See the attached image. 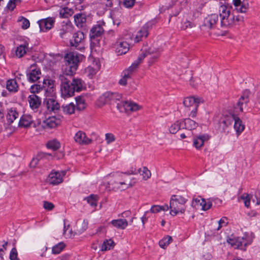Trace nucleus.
<instances>
[{
  "instance_id": "nucleus-53",
  "label": "nucleus",
  "mask_w": 260,
  "mask_h": 260,
  "mask_svg": "<svg viewBox=\"0 0 260 260\" xmlns=\"http://www.w3.org/2000/svg\"><path fill=\"white\" fill-rule=\"evenodd\" d=\"M227 218L223 217L218 221V226L216 229L217 231L219 230L222 226H226L228 224L226 222Z\"/></svg>"
},
{
  "instance_id": "nucleus-56",
  "label": "nucleus",
  "mask_w": 260,
  "mask_h": 260,
  "mask_svg": "<svg viewBox=\"0 0 260 260\" xmlns=\"http://www.w3.org/2000/svg\"><path fill=\"white\" fill-rule=\"evenodd\" d=\"M126 103V101H122L118 103L117 104V108L119 110L120 112H125V104Z\"/></svg>"
},
{
  "instance_id": "nucleus-5",
  "label": "nucleus",
  "mask_w": 260,
  "mask_h": 260,
  "mask_svg": "<svg viewBox=\"0 0 260 260\" xmlns=\"http://www.w3.org/2000/svg\"><path fill=\"white\" fill-rule=\"evenodd\" d=\"M105 23L104 21L98 22V23L92 26L90 31V47L92 50H96L97 47L100 46V39L104 32L103 25Z\"/></svg>"
},
{
  "instance_id": "nucleus-64",
  "label": "nucleus",
  "mask_w": 260,
  "mask_h": 260,
  "mask_svg": "<svg viewBox=\"0 0 260 260\" xmlns=\"http://www.w3.org/2000/svg\"><path fill=\"white\" fill-rule=\"evenodd\" d=\"M148 212V211L145 212L144 215L141 217V220L144 225L145 222L147 220V217H146V214Z\"/></svg>"
},
{
  "instance_id": "nucleus-24",
  "label": "nucleus",
  "mask_w": 260,
  "mask_h": 260,
  "mask_svg": "<svg viewBox=\"0 0 260 260\" xmlns=\"http://www.w3.org/2000/svg\"><path fill=\"white\" fill-rule=\"evenodd\" d=\"M181 120L182 128L188 130L194 129L198 126V123L190 118H185Z\"/></svg>"
},
{
  "instance_id": "nucleus-55",
  "label": "nucleus",
  "mask_w": 260,
  "mask_h": 260,
  "mask_svg": "<svg viewBox=\"0 0 260 260\" xmlns=\"http://www.w3.org/2000/svg\"><path fill=\"white\" fill-rule=\"evenodd\" d=\"M105 139L107 144H110L114 142L115 140L113 134L111 133H107L105 135Z\"/></svg>"
},
{
  "instance_id": "nucleus-61",
  "label": "nucleus",
  "mask_w": 260,
  "mask_h": 260,
  "mask_svg": "<svg viewBox=\"0 0 260 260\" xmlns=\"http://www.w3.org/2000/svg\"><path fill=\"white\" fill-rule=\"evenodd\" d=\"M44 86L48 85V88L50 89H51L53 88V85L54 83V81L52 80H49V79H44L43 82Z\"/></svg>"
},
{
  "instance_id": "nucleus-28",
  "label": "nucleus",
  "mask_w": 260,
  "mask_h": 260,
  "mask_svg": "<svg viewBox=\"0 0 260 260\" xmlns=\"http://www.w3.org/2000/svg\"><path fill=\"white\" fill-rule=\"evenodd\" d=\"M111 223L113 226L121 230L125 229L128 225V222L125 219L112 220Z\"/></svg>"
},
{
  "instance_id": "nucleus-35",
  "label": "nucleus",
  "mask_w": 260,
  "mask_h": 260,
  "mask_svg": "<svg viewBox=\"0 0 260 260\" xmlns=\"http://www.w3.org/2000/svg\"><path fill=\"white\" fill-rule=\"evenodd\" d=\"M76 108L77 110L81 111L84 110L86 106L85 99L83 97L79 96L76 98Z\"/></svg>"
},
{
  "instance_id": "nucleus-18",
  "label": "nucleus",
  "mask_w": 260,
  "mask_h": 260,
  "mask_svg": "<svg viewBox=\"0 0 260 260\" xmlns=\"http://www.w3.org/2000/svg\"><path fill=\"white\" fill-rule=\"evenodd\" d=\"M74 140L76 142L81 145H87L91 142V140L86 137L85 133L80 131L75 134Z\"/></svg>"
},
{
  "instance_id": "nucleus-2",
  "label": "nucleus",
  "mask_w": 260,
  "mask_h": 260,
  "mask_svg": "<svg viewBox=\"0 0 260 260\" xmlns=\"http://www.w3.org/2000/svg\"><path fill=\"white\" fill-rule=\"evenodd\" d=\"M232 8V6L229 5H221L219 7L221 26L232 27L244 21L242 16L231 13Z\"/></svg>"
},
{
  "instance_id": "nucleus-44",
  "label": "nucleus",
  "mask_w": 260,
  "mask_h": 260,
  "mask_svg": "<svg viewBox=\"0 0 260 260\" xmlns=\"http://www.w3.org/2000/svg\"><path fill=\"white\" fill-rule=\"evenodd\" d=\"M172 241V238L170 236H167L159 242L160 247L165 248Z\"/></svg>"
},
{
  "instance_id": "nucleus-7",
  "label": "nucleus",
  "mask_w": 260,
  "mask_h": 260,
  "mask_svg": "<svg viewBox=\"0 0 260 260\" xmlns=\"http://www.w3.org/2000/svg\"><path fill=\"white\" fill-rule=\"evenodd\" d=\"M203 102V100L200 98L188 96L184 98L183 104L186 109V110L190 111L188 116L191 118H194L197 116L199 104Z\"/></svg>"
},
{
  "instance_id": "nucleus-47",
  "label": "nucleus",
  "mask_w": 260,
  "mask_h": 260,
  "mask_svg": "<svg viewBox=\"0 0 260 260\" xmlns=\"http://www.w3.org/2000/svg\"><path fill=\"white\" fill-rule=\"evenodd\" d=\"M240 199L244 202L245 207L247 208L249 207L250 196L249 194L245 193L240 197Z\"/></svg>"
},
{
  "instance_id": "nucleus-59",
  "label": "nucleus",
  "mask_w": 260,
  "mask_h": 260,
  "mask_svg": "<svg viewBox=\"0 0 260 260\" xmlns=\"http://www.w3.org/2000/svg\"><path fill=\"white\" fill-rule=\"evenodd\" d=\"M43 207L47 210H52L54 207V205L51 203L47 201H44L43 203Z\"/></svg>"
},
{
  "instance_id": "nucleus-45",
  "label": "nucleus",
  "mask_w": 260,
  "mask_h": 260,
  "mask_svg": "<svg viewBox=\"0 0 260 260\" xmlns=\"http://www.w3.org/2000/svg\"><path fill=\"white\" fill-rule=\"evenodd\" d=\"M64 247V244L62 242H60L52 247V252L55 254H59Z\"/></svg>"
},
{
  "instance_id": "nucleus-25",
  "label": "nucleus",
  "mask_w": 260,
  "mask_h": 260,
  "mask_svg": "<svg viewBox=\"0 0 260 260\" xmlns=\"http://www.w3.org/2000/svg\"><path fill=\"white\" fill-rule=\"evenodd\" d=\"M33 122L32 117L30 115H23L19 121L18 125L20 127H29Z\"/></svg>"
},
{
  "instance_id": "nucleus-6",
  "label": "nucleus",
  "mask_w": 260,
  "mask_h": 260,
  "mask_svg": "<svg viewBox=\"0 0 260 260\" xmlns=\"http://www.w3.org/2000/svg\"><path fill=\"white\" fill-rule=\"evenodd\" d=\"M79 56L74 52L67 53L64 56L66 66L62 73L73 75L75 73L79 62Z\"/></svg>"
},
{
  "instance_id": "nucleus-22",
  "label": "nucleus",
  "mask_w": 260,
  "mask_h": 260,
  "mask_svg": "<svg viewBox=\"0 0 260 260\" xmlns=\"http://www.w3.org/2000/svg\"><path fill=\"white\" fill-rule=\"evenodd\" d=\"M148 24H145L137 32L135 38V41L137 43L142 41L143 38H146L148 35Z\"/></svg>"
},
{
  "instance_id": "nucleus-14",
  "label": "nucleus",
  "mask_w": 260,
  "mask_h": 260,
  "mask_svg": "<svg viewBox=\"0 0 260 260\" xmlns=\"http://www.w3.org/2000/svg\"><path fill=\"white\" fill-rule=\"evenodd\" d=\"M234 10L238 13H246L249 9V4L241 0H233Z\"/></svg>"
},
{
  "instance_id": "nucleus-1",
  "label": "nucleus",
  "mask_w": 260,
  "mask_h": 260,
  "mask_svg": "<svg viewBox=\"0 0 260 260\" xmlns=\"http://www.w3.org/2000/svg\"><path fill=\"white\" fill-rule=\"evenodd\" d=\"M73 75L62 73L58 76L61 95L63 98L73 96L75 91H80L83 88L84 82L80 78H74Z\"/></svg>"
},
{
  "instance_id": "nucleus-3",
  "label": "nucleus",
  "mask_w": 260,
  "mask_h": 260,
  "mask_svg": "<svg viewBox=\"0 0 260 260\" xmlns=\"http://www.w3.org/2000/svg\"><path fill=\"white\" fill-rule=\"evenodd\" d=\"M141 53L138 56L137 60L135 61L130 67L135 71L138 68L139 64L142 61L144 58L148 55L153 54L149 63L152 64L154 60L158 58L161 50L159 48H155L153 47L143 46L141 50Z\"/></svg>"
},
{
  "instance_id": "nucleus-41",
  "label": "nucleus",
  "mask_w": 260,
  "mask_h": 260,
  "mask_svg": "<svg viewBox=\"0 0 260 260\" xmlns=\"http://www.w3.org/2000/svg\"><path fill=\"white\" fill-rule=\"evenodd\" d=\"M99 69V67L98 66L96 69H94L93 67L89 66L85 69V73L88 77L90 79H92L96 74Z\"/></svg>"
},
{
  "instance_id": "nucleus-30",
  "label": "nucleus",
  "mask_w": 260,
  "mask_h": 260,
  "mask_svg": "<svg viewBox=\"0 0 260 260\" xmlns=\"http://www.w3.org/2000/svg\"><path fill=\"white\" fill-rule=\"evenodd\" d=\"M18 113L15 109H13L12 108L9 109L7 115V120L8 123L9 124H11L17 118H18Z\"/></svg>"
},
{
  "instance_id": "nucleus-21",
  "label": "nucleus",
  "mask_w": 260,
  "mask_h": 260,
  "mask_svg": "<svg viewBox=\"0 0 260 260\" xmlns=\"http://www.w3.org/2000/svg\"><path fill=\"white\" fill-rule=\"evenodd\" d=\"M28 102L30 107L33 109L39 108L41 104V99L35 94H31L28 97Z\"/></svg>"
},
{
  "instance_id": "nucleus-43",
  "label": "nucleus",
  "mask_w": 260,
  "mask_h": 260,
  "mask_svg": "<svg viewBox=\"0 0 260 260\" xmlns=\"http://www.w3.org/2000/svg\"><path fill=\"white\" fill-rule=\"evenodd\" d=\"M47 148L51 149L53 151H55L60 147V144L58 141L53 140L49 141L47 143Z\"/></svg>"
},
{
  "instance_id": "nucleus-32",
  "label": "nucleus",
  "mask_w": 260,
  "mask_h": 260,
  "mask_svg": "<svg viewBox=\"0 0 260 260\" xmlns=\"http://www.w3.org/2000/svg\"><path fill=\"white\" fill-rule=\"evenodd\" d=\"M243 239L240 238L233 239L229 238L227 239L226 241L235 248H240L243 245Z\"/></svg>"
},
{
  "instance_id": "nucleus-23",
  "label": "nucleus",
  "mask_w": 260,
  "mask_h": 260,
  "mask_svg": "<svg viewBox=\"0 0 260 260\" xmlns=\"http://www.w3.org/2000/svg\"><path fill=\"white\" fill-rule=\"evenodd\" d=\"M135 71L130 67L127 69L124 70L122 73V78L119 81V84L122 86H125L127 84V80L131 79L133 73Z\"/></svg>"
},
{
  "instance_id": "nucleus-19",
  "label": "nucleus",
  "mask_w": 260,
  "mask_h": 260,
  "mask_svg": "<svg viewBox=\"0 0 260 260\" xmlns=\"http://www.w3.org/2000/svg\"><path fill=\"white\" fill-rule=\"evenodd\" d=\"M209 139L207 134L200 135L193 138V146L197 149H200L204 144V143Z\"/></svg>"
},
{
  "instance_id": "nucleus-42",
  "label": "nucleus",
  "mask_w": 260,
  "mask_h": 260,
  "mask_svg": "<svg viewBox=\"0 0 260 260\" xmlns=\"http://www.w3.org/2000/svg\"><path fill=\"white\" fill-rule=\"evenodd\" d=\"M237 116L233 114H230L229 115L225 116L224 119L223 120L222 123L226 126H228L232 125L233 122L235 121Z\"/></svg>"
},
{
  "instance_id": "nucleus-62",
  "label": "nucleus",
  "mask_w": 260,
  "mask_h": 260,
  "mask_svg": "<svg viewBox=\"0 0 260 260\" xmlns=\"http://www.w3.org/2000/svg\"><path fill=\"white\" fill-rule=\"evenodd\" d=\"M160 211L159 205H153L150 209V212L153 213H157Z\"/></svg>"
},
{
  "instance_id": "nucleus-29",
  "label": "nucleus",
  "mask_w": 260,
  "mask_h": 260,
  "mask_svg": "<svg viewBox=\"0 0 260 260\" xmlns=\"http://www.w3.org/2000/svg\"><path fill=\"white\" fill-rule=\"evenodd\" d=\"M6 88L12 92H16L18 90V86L15 79H9L7 81Z\"/></svg>"
},
{
  "instance_id": "nucleus-31",
  "label": "nucleus",
  "mask_w": 260,
  "mask_h": 260,
  "mask_svg": "<svg viewBox=\"0 0 260 260\" xmlns=\"http://www.w3.org/2000/svg\"><path fill=\"white\" fill-rule=\"evenodd\" d=\"M234 127L238 136L240 135L245 128V126L242 123V120L237 116L234 122Z\"/></svg>"
},
{
  "instance_id": "nucleus-39",
  "label": "nucleus",
  "mask_w": 260,
  "mask_h": 260,
  "mask_svg": "<svg viewBox=\"0 0 260 260\" xmlns=\"http://www.w3.org/2000/svg\"><path fill=\"white\" fill-rule=\"evenodd\" d=\"M27 49V45L24 44L19 45L16 50V56L19 58L22 57L26 53Z\"/></svg>"
},
{
  "instance_id": "nucleus-34",
  "label": "nucleus",
  "mask_w": 260,
  "mask_h": 260,
  "mask_svg": "<svg viewBox=\"0 0 260 260\" xmlns=\"http://www.w3.org/2000/svg\"><path fill=\"white\" fill-rule=\"evenodd\" d=\"M125 113L132 112L138 110L140 108L139 105L136 103L126 101L125 104Z\"/></svg>"
},
{
  "instance_id": "nucleus-8",
  "label": "nucleus",
  "mask_w": 260,
  "mask_h": 260,
  "mask_svg": "<svg viewBox=\"0 0 260 260\" xmlns=\"http://www.w3.org/2000/svg\"><path fill=\"white\" fill-rule=\"evenodd\" d=\"M84 34L83 32L78 31L73 34V38L70 40L72 47H75L79 50H83L84 47Z\"/></svg>"
},
{
  "instance_id": "nucleus-33",
  "label": "nucleus",
  "mask_w": 260,
  "mask_h": 260,
  "mask_svg": "<svg viewBox=\"0 0 260 260\" xmlns=\"http://www.w3.org/2000/svg\"><path fill=\"white\" fill-rule=\"evenodd\" d=\"M111 92H106L103 93L98 99L100 106H102L109 102H111Z\"/></svg>"
},
{
  "instance_id": "nucleus-54",
  "label": "nucleus",
  "mask_w": 260,
  "mask_h": 260,
  "mask_svg": "<svg viewBox=\"0 0 260 260\" xmlns=\"http://www.w3.org/2000/svg\"><path fill=\"white\" fill-rule=\"evenodd\" d=\"M18 2H19V0H10L7 4V8L9 10L13 11L16 7V3Z\"/></svg>"
},
{
  "instance_id": "nucleus-4",
  "label": "nucleus",
  "mask_w": 260,
  "mask_h": 260,
  "mask_svg": "<svg viewBox=\"0 0 260 260\" xmlns=\"http://www.w3.org/2000/svg\"><path fill=\"white\" fill-rule=\"evenodd\" d=\"M187 199L182 196L172 195L170 201V214L176 216L179 213H184L186 208L185 204Z\"/></svg>"
},
{
  "instance_id": "nucleus-11",
  "label": "nucleus",
  "mask_w": 260,
  "mask_h": 260,
  "mask_svg": "<svg viewBox=\"0 0 260 260\" xmlns=\"http://www.w3.org/2000/svg\"><path fill=\"white\" fill-rule=\"evenodd\" d=\"M249 91L245 90L241 95L238 102L234 107L235 111L236 113L243 112V108L247 106L249 101Z\"/></svg>"
},
{
  "instance_id": "nucleus-10",
  "label": "nucleus",
  "mask_w": 260,
  "mask_h": 260,
  "mask_svg": "<svg viewBox=\"0 0 260 260\" xmlns=\"http://www.w3.org/2000/svg\"><path fill=\"white\" fill-rule=\"evenodd\" d=\"M218 21V16L217 14L209 15L205 18L201 28L203 30L212 29L215 27Z\"/></svg>"
},
{
  "instance_id": "nucleus-40",
  "label": "nucleus",
  "mask_w": 260,
  "mask_h": 260,
  "mask_svg": "<svg viewBox=\"0 0 260 260\" xmlns=\"http://www.w3.org/2000/svg\"><path fill=\"white\" fill-rule=\"evenodd\" d=\"M73 14L72 9L67 7L63 8L59 11V15L61 18H68Z\"/></svg>"
},
{
  "instance_id": "nucleus-27",
  "label": "nucleus",
  "mask_w": 260,
  "mask_h": 260,
  "mask_svg": "<svg viewBox=\"0 0 260 260\" xmlns=\"http://www.w3.org/2000/svg\"><path fill=\"white\" fill-rule=\"evenodd\" d=\"M74 17L75 23L78 27H83L86 21V16L84 14H77Z\"/></svg>"
},
{
  "instance_id": "nucleus-50",
  "label": "nucleus",
  "mask_w": 260,
  "mask_h": 260,
  "mask_svg": "<svg viewBox=\"0 0 260 260\" xmlns=\"http://www.w3.org/2000/svg\"><path fill=\"white\" fill-rule=\"evenodd\" d=\"M195 26L196 25L193 22H190L188 20H185L182 23L181 28L183 30H186L188 28H192Z\"/></svg>"
},
{
  "instance_id": "nucleus-16",
  "label": "nucleus",
  "mask_w": 260,
  "mask_h": 260,
  "mask_svg": "<svg viewBox=\"0 0 260 260\" xmlns=\"http://www.w3.org/2000/svg\"><path fill=\"white\" fill-rule=\"evenodd\" d=\"M60 120L54 116L50 117L43 121L42 126L44 128H52L59 125Z\"/></svg>"
},
{
  "instance_id": "nucleus-20",
  "label": "nucleus",
  "mask_w": 260,
  "mask_h": 260,
  "mask_svg": "<svg viewBox=\"0 0 260 260\" xmlns=\"http://www.w3.org/2000/svg\"><path fill=\"white\" fill-rule=\"evenodd\" d=\"M48 182L52 185H57L62 182V176L58 172H52L48 176Z\"/></svg>"
},
{
  "instance_id": "nucleus-36",
  "label": "nucleus",
  "mask_w": 260,
  "mask_h": 260,
  "mask_svg": "<svg viewBox=\"0 0 260 260\" xmlns=\"http://www.w3.org/2000/svg\"><path fill=\"white\" fill-rule=\"evenodd\" d=\"M76 106L73 103H71L67 105L62 106L63 112L66 114L71 115L73 114L75 111Z\"/></svg>"
},
{
  "instance_id": "nucleus-57",
  "label": "nucleus",
  "mask_w": 260,
  "mask_h": 260,
  "mask_svg": "<svg viewBox=\"0 0 260 260\" xmlns=\"http://www.w3.org/2000/svg\"><path fill=\"white\" fill-rule=\"evenodd\" d=\"M135 0H123V5L127 8H131L133 7L135 3Z\"/></svg>"
},
{
  "instance_id": "nucleus-52",
  "label": "nucleus",
  "mask_w": 260,
  "mask_h": 260,
  "mask_svg": "<svg viewBox=\"0 0 260 260\" xmlns=\"http://www.w3.org/2000/svg\"><path fill=\"white\" fill-rule=\"evenodd\" d=\"M10 260H19L18 257V252L16 247H13L10 253Z\"/></svg>"
},
{
  "instance_id": "nucleus-49",
  "label": "nucleus",
  "mask_w": 260,
  "mask_h": 260,
  "mask_svg": "<svg viewBox=\"0 0 260 260\" xmlns=\"http://www.w3.org/2000/svg\"><path fill=\"white\" fill-rule=\"evenodd\" d=\"M135 182L133 183L130 182L129 183L127 184L124 182V180L123 181L117 182H116V184L117 185L119 184L121 185H124V186L121 188L118 185L117 186V188L120 190H124V189H127L130 187L133 186L134 185V184H135Z\"/></svg>"
},
{
  "instance_id": "nucleus-37",
  "label": "nucleus",
  "mask_w": 260,
  "mask_h": 260,
  "mask_svg": "<svg viewBox=\"0 0 260 260\" xmlns=\"http://www.w3.org/2000/svg\"><path fill=\"white\" fill-rule=\"evenodd\" d=\"M181 128H182L181 120H177L170 126L169 132L171 134H175Z\"/></svg>"
},
{
  "instance_id": "nucleus-12",
  "label": "nucleus",
  "mask_w": 260,
  "mask_h": 260,
  "mask_svg": "<svg viewBox=\"0 0 260 260\" xmlns=\"http://www.w3.org/2000/svg\"><path fill=\"white\" fill-rule=\"evenodd\" d=\"M191 206L195 208L201 207L203 210L206 211L211 207L212 203L210 201L206 202L204 199L199 197L193 199Z\"/></svg>"
},
{
  "instance_id": "nucleus-46",
  "label": "nucleus",
  "mask_w": 260,
  "mask_h": 260,
  "mask_svg": "<svg viewBox=\"0 0 260 260\" xmlns=\"http://www.w3.org/2000/svg\"><path fill=\"white\" fill-rule=\"evenodd\" d=\"M46 86L44 85H41L39 84H34L31 86L30 88V91L32 94H35L36 92L38 93L41 90H43V88L45 89Z\"/></svg>"
},
{
  "instance_id": "nucleus-51",
  "label": "nucleus",
  "mask_w": 260,
  "mask_h": 260,
  "mask_svg": "<svg viewBox=\"0 0 260 260\" xmlns=\"http://www.w3.org/2000/svg\"><path fill=\"white\" fill-rule=\"evenodd\" d=\"M142 172L143 173L142 174V175L143 176V179L144 180H147L151 177V173L150 171L147 169V167H144L143 168Z\"/></svg>"
},
{
  "instance_id": "nucleus-9",
  "label": "nucleus",
  "mask_w": 260,
  "mask_h": 260,
  "mask_svg": "<svg viewBox=\"0 0 260 260\" xmlns=\"http://www.w3.org/2000/svg\"><path fill=\"white\" fill-rule=\"evenodd\" d=\"M41 72L37 64L34 63L30 66L27 71V77L30 82H35L40 78Z\"/></svg>"
},
{
  "instance_id": "nucleus-48",
  "label": "nucleus",
  "mask_w": 260,
  "mask_h": 260,
  "mask_svg": "<svg viewBox=\"0 0 260 260\" xmlns=\"http://www.w3.org/2000/svg\"><path fill=\"white\" fill-rule=\"evenodd\" d=\"M87 203L91 206L95 207L97 205L96 196L91 194L86 198Z\"/></svg>"
},
{
  "instance_id": "nucleus-63",
  "label": "nucleus",
  "mask_w": 260,
  "mask_h": 260,
  "mask_svg": "<svg viewBox=\"0 0 260 260\" xmlns=\"http://www.w3.org/2000/svg\"><path fill=\"white\" fill-rule=\"evenodd\" d=\"M159 207L160 208V211H167L170 209V206H169L168 205L159 206Z\"/></svg>"
},
{
  "instance_id": "nucleus-38",
  "label": "nucleus",
  "mask_w": 260,
  "mask_h": 260,
  "mask_svg": "<svg viewBox=\"0 0 260 260\" xmlns=\"http://www.w3.org/2000/svg\"><path fill=\"white\" fill-rule=\"evenodd\" d=\"M114 246V243L111 239L106 240L102 245L101 250L102 251L110 250Z\"/></svg>"
},
{
  "instance_id": "nucleus-58",
  "label": "nucleus",
  "mask_w": 260,
  "mask_h": 260,
  "mask_svg": "<svg viewBox=\"0 0 260 260\" xmlns=\"http://www.w3.org/2000/svg\"><path fill=\"white\" fill-rule=\"evenodd\" d=\"M111 102L119 101L121 98V94L116 92H111Z\"/></svg>"
},
{
  "instance_id": "nucleus-13",
  "label": "nucleus",
  "mask_w": 260,
  "mask_h": 260,
  "mask_svg": "<svg viewBox=\"0 0 260 260\" xmlns=\"http://www.w3.org/2000/svg\"><path fill=\"white\" fill-rule=\"evenodd\" d=\"M55 20L53 18L48 17L38 21L41 30L46 31L50 30L53 26Z\"/></svg>"
},
{
  "instance_id": "nucleus-15",
  "label": "nucleus",
  "mask_w": 260,
  "mask_h": 260,
  "mask_svg": "<svg viewBox=\"0 0 260 260\" xmlns=\"http://www.w3.org/2000/svg\"><path fill=\"white\" fill-rule=\"evenodd\" d=\"M115 52L118 55L125 54L129 49V45L126 41H118L115 44Z\"/></svg>"
},
{
  "instance_id": "nucleus-17",
  "label": "nucleus",
  "mask_w": 260,
  "mask_h": 260,
  "mask_svg": "<svg viewBox=\"0 0 260 260\" xmlns=\"http://www.w3.org/2000/svg\"><path fill=\"white\" fill-rule=\"evenodd\" d=\"M43 103L49 111H55L58 110L60 107L59 103L53 98H46Z\"/></svg>"
},
{
  "instance_id": "nucleus-60",
  "label": "nucleus",
  "mask_w": 260,
  "mask_h": 260,
  "mask_svg": "<svg viewBox=\"0 0 260 260\" xmlns=\"http://www.w3.org/2000/svg\"><path fill=\"white\" fill-rule=\"evenodd\" d=\"M21 21L22 22V28L23 29H27L30 26V23L28 19L25 18H22L21 20Z\"/></svg>"
},
{
  "instance_id": "nucleus-26",
  "label": "nucleus",
  "mask_w": 260,
  "mask_h": 260,
  "mask_svg": "<svg viewBox=\"0 0 260 260\" xmlns=\"http://www.w3.org/2000/svg\"><path fill=\"white\" fill-rule=\"evenodd\" d=\"M88 222L84 219L82 222L78 221L75 225V232L76 234H81L86 230L88 228Z\"/></svg>"
}]
</instances>
